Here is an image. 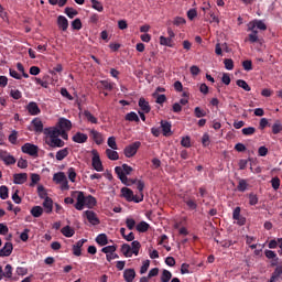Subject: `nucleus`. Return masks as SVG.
<instances>
[{
    "instance_id": "f257e3e1",
    "label": "nucleus",
    "mask_w": 282,
    "mask_h": 282,
    "mask_svg": "<svg viewBox=\"0 0 282 282\" xmlns=\"http://www.w3.org/2000/svg\"><path fill=\"white\" fill-rule=\"evenodd\" d=\"M73 194L77 195V203L75 204L76 210H83L85 206H87V208H94V206L98 204L96 197L91 195L85 196L83 192H73Z\"/></svg>"
},
{
    "instance_id": "f03ea898",
    "label": "nucleus",
    "mask_w": 282,
    "mask_h": 282,
    "mask_svg": "<svg viewBox=\"0 0 282 282\" xmlns=\"http://www.w3.org/2000/svg\"><path fill=\"white\" fill-rule=\"evenodd\" d=\"M132 172L133 167H131L127 163L122 164V166L115 167V173L118 175L122 184H126L127 186H131V183H128L129 178L127 177V175H131Z\"/></svg>"
},
{
    "instance_id": "7ed1b4c3",
    "label": "nucleus",
    "mask_w": 282,
    "mask_h": 282,
    "mask_svg": "<svg viewBox=\"0 0 282 282\" xmlns=\"http://www.w3.org/2000/svg\"><path fill=\"white\" fill-rule=\"evenodd\" d=\"M121 195L127 202H134V204H140V202H144L143 193L134 195L133 191L129 187L121 188Z\"/></svg>"
},
{
    "instance_id": "20e7f679",
    "label": "nucleus",
    "mask_w": 282,
    "mask_h": 282,
    "mask_svg": "<svg viewBox=\"0 0 282 282\" xmlns=\"http://www.w3.org/2000/svg\"><path fill=\"white\" fill-rule=\"evenodd\" d=\"M21 151L26 155H31V158H39V145L25 143L24 145H22Z\"/></svg>"
},
{
    "instance_id": "39448f33",
    "label": "nucleus",
    "mask_w": 282,
    "mask_h": 282,
    "mask_svg": "<svg viewBox=\"0 0 282 282\" xmlns=\"http://www.w3.org/2000/svg\"><path fill=\"white\" fill-rule=\"evenodd\" d=\"M140 147H142V143L140 141H137L130 145H127L123 150L126 158H133V155L138 153V149H140Z\"/></svg>"
},
{
    "instance_id": "423d86ee",
    "label": "nucleus",
    "mask_w": 282,
    "mask_h": 282,
    "mask_svg": "<svg viewBox=\"0 0 282 282\" xmlns=\"http://www.w3.org/2000/svg\"><path fill=\"white\" fill-rule=\"evenodd\" d=\"M93 167L97 173H102V171H105L102 161H100V154H98V151L96 150H93Z\"/></svg>"
},
{
    "instance_id": "0eeeda50",
    "label": "nucleus",
    "mask_w": 282,
    "mask_h": 282,
    "mask_svg": "<svg viewBox=\"0 0 282 282\" xmlns=\"http://www.w3.org/2000/svg\"><path fill=\"white\" fill-rule=\"evenodd\" d=\"M257 30H261L262 32H265V30H268V25H265V22H263V20H253L249 22L248 31H257Z\"/></svg>"
},
{
    "instance_id": "6e6552de",
    "label": "nucleus",
    "mask_w": 282,
    "mask_h": 282,
    "mask_svg": "<svg viewBox=\"0 0 282 282\" xmlns=\"http://www.w3.org/2000/svg\"><path fill=\"white\" fill-rule=\"evenodd\" d=\"M45 143L51 149H63L65 147V141H63L61 138L56 137L53 139H45Z\"/></svg>"
},
{
    "instance_id": "1a4fd4ad",
    "label": "nucleus",
    "mask_w": 282,
    "mask_h": 282,
    "mask_svg": "<svg viewBox=\"0 0 282 282\" xmlns=\"http://www.w3.org/2000/svg\"><path fill=\"white\" fill-rule=\"evenodd\" d=\"M0 160L4 162L7 166L17 164V159L13 155H11L8 151H0Z\"/></svg>"
},
{
    "instance_id": "9d476101",
    "label": "nucleus",
    "mask_w": 282,
    "mask_h": 282,
    "mask_svg": "<svg viewBox=\"0 0 282 282\" xmlns=\"http://www.w3.org/2000/svg\"><path fill=\"white\" fill-rule=\"evenodd\" d=\"M183 202L187 206L188 210H197V199L195 196L185 195Z\"/></svg>"
},
{
    "instance_id": "9b49d317",
    "label": "nucleus",
    "mask_w": 282,
    "mask_h": 282,
    "mask_svg": "<svg viewBox=\"0 0 282 282\" xmlns=\"http://www.w3.org/2000/svg\"><path fill=\"white\" fill-rule=\"evenodd\" d=\"M232 219L238 226H246V217L241 216V207H236L232 213Z\"/></svg>"
},
{
    "instance_id": "f8f14e48",
    "label": "nucleus",
    "mask_w": 282,
    "mask_h": 282,
    "mask_svg": "<svg viewBox=\"0 0 282 282\" xmlns=\"http://www.w3.org/2000/svg\"><path fill=\"white\" fill-rule=\"evenodd\" d=\"M84 215L91 226H98V224H100V219L94 210H86L84 212Z\"/></svg>"
},
{
    "instance_id": "ddd939ff",
    "label": "nucleus",
    "mask_w": 282,
    "mask_h": 282,
    "mask_svg": "<svg viewBox=\"0 0 282 282\" xmlns=\"http://www.w3.org/2000/svg\"><path fill=\"white\" fill-rule=\"evenodd\" d=\"M160 124H161L162 133L165 138H169V135H173V132L171 131L172 129L171 122L166 120H161Z\"/></svg>"
},
{
    "instance_id": "4468645a",
    "label": "nucleus",
    "mask_w": 282,
    "mask_h": 282,
    "mask_svg": "<svg viewBox=\"0 0 282 282\" xmlns=\"http://www.w3.org/2000/svg\"><path fill=\"white\" fill-rule=\"evenodd\" d=\"M42 206L44 208V213H46V215H51L54 210V200H52L51 197H45Z\"/></svg>"
},
{
    "instance_id": "2eb2a0df",
    "label": "nucleus",
    "mask_w": 282,
    "mask_h": 282,
    "mask_svg": "<svg viewBox=\"0 0 282 282\" xmlns=\"http://www.w3.org/2000/svg\"><path fill=\"white\" fill-rule=\"evenodd\" d=\"M26 110L29 111L30 116H39V113H41V108H39V104L35 101H30L26 106Z\"/></svg>"
},
{
    "instance_id": "dca6fc26",
    "label": "nucleus",
    "mask_w": 282,
    "mask_h": 282,
    "mask_svg": "<svg viewBox=\"0 0 282 282\" xmlns=\"http://www.w3.org/2000/svg\"><path fill=\"white\" fill-rule=\"evenodd\" d=\"M13 250L14 246L12 245V242H6L3 248L0 249V257H10Z\"/></svg>"
},
{
    "instance_id": "f3484780",
    "label": "nucleus",
    "mask_w": 282,
    "mask_h": 282,
    "mask_svg": "<svg viewBox=\"0 0 282 282\" xmlns=\"http://www.w3.org/2000/svg\"><path fill=\"white\" fill-rule=\"evenodd\" d=\"M90 138L94 140L95 144H102L105 142V137H102V133L98 132V130H90Z\"/></svg>"
},
{
    "instance_id": "a211bd4d",
    "label": "nucleus",
    "mask_w": 282,
    "mask_h": 282,
    "mask_svg": "<svg viewBox=\"0 0 282 282\" xmlns=\"http://www.w3.org/2000/svg\"><path fill=\"white\" fill-rule=\"evenodd\" d=\"M44 135H48L46 139H54L61 135V129L58 128H45Z\"/></svg>"
},
{
    "instance_id": "6ab92c4d",
    "label": "nucleus",
    "mask_w": 282,
    "mask_h": 282,
    "mask_svg": "<svg viewBox=\"0 0 282 282\" xmlns=\"http://www.w3.org/2000/svg\"><path fill=\"white\" fill-rule=\"evenodd\" d=\"M59 131H70L72 130V121L66 118H61L58 121Z\"/></svg>"
},
{
    "instance_id": "aec40b11",
    "label": "nucleus",
    "mask_w": 282,
    "mask_h": 282,
    "mask_svg": "<svg viewBox=\"0 0 282 282\" xmlns=\"http://www.w3.org/2000/svg\"><path fill=\"white\" fill-rule=\"evenodd\" d=\"M89 140V137L82 132H76L73 137V142H76L77 144H85Z\"/></svg>"
},
{
    "instance_id": "412c9836",
    "label": "nucleus",
    "mask_w": 282,
    "mask_h": 282,
    "mask_svg": "<svg viewBox=\"0 0 282 282\" xmlns=\"http://www.w3.org/2000/svg\"><path fill=\"white\" fill-rule=\"evenodd\" d=\"M57 25L59 30H62L63 32H66V30L69 28V21L64 15H59L57 18Z\"/></svg>"
},
{
    "instance_id": "4be33fe9",
    "label": "nucleus",
    "mask_w": 282,
    "mask_h": 282,
    "mask_svg": "<svg viewBox=\"0 0 282 282\" xmlns=\"http://www.w3.org/2000/svg\"><path fill=\"white\" fill-rule=\"evenodd\" d=\"M139 107L141 111H143V113L151 112V106L149 105V101H147V99H144L143 97L139 99Z\"/></svg>"
},
{
    "instance_id": "5701e85b",
    "label": "nucleus",
    "mask_w": 282,
    "mask_h": 282,
    "mask_svg": "<svg viewBox=\"0 0 282 282\" xmlns=\"http://www.w3.org/2000/svg\"><path fill=\"white\" fill-rule=\"evenodd\" d=\"M123 279L126 282H133V279H135V270L134 269H126L123 271Z\"/></svg>"
},
{
    "instance_id": "b1692460",
    "label": "nucleus",
    "mask_w": 282,
    "mask_h": 282,
    "mask_svg": "<svg viewBox=\"0 0 282 282\" xmlns=\"http://www.w3.org/2000/svg\"><path fill=\"white\" fill-rule=\"evenodd\" d=\"M32 124L36 133H45V130L43 129V121H41V119L39 118L33 119Z\"/></svg>"
},
{
    "instance_id": "393cba45",
    "label": "nucleus",
    "mask_w": 282,
    "mask_h": 282,
    "mask_svg": "<svg viewBox=\"0 0 282 282\" xmlns=\"http://www.w3.org/2000/svg\"><path fill=\"white\" fill-rule=\"evenodd\" d=\"M13 182L15 184H25L28 182V173H19L13 175Z\"/></svg>"
},
{
    "instance_id": "a878e982",
    "label": "nucleus",
    "mask_w": 282,
    "mask_h": 282,
    "mask_svg": "<svg viewBox=\"0 0 282 282\" xmlns=\"http://www.w3.org/2000/svg\"><path fill=\"white\" fill-rule=\"evenodd\" d=\"M67 155H69V148H64L56 152L55 158H56L57 162H63V160H65V158H67Z\"/></svg>"
},
{
    "instance_id": "bb28decb",
    "label": "nucleus",
    "mask_w": 282,
    "mask_h": 282,
    "mask_svg": "<svg viewBox=\"0 0 282 282\" xmlns=\"http://www.w3.org/2000/svg\"><path fill=\"white\" fill-rule=\"evenodd\" d=\"M251 33L248 35L246 41L249 43H261V39H259V31H250Z\"/></svg>"
},
{
    "instance_id": "cd10ccee",
    "label": "nucleus",
    "mask_w": 282,
    "mask_h": 282,
    "mask_svg": "<svg viewBox=\"0 0 282 282\" xmlns=\"http://www.w3.org/2000/svg\"><path fill=\"white\" fill-rule=\"evenodd\" d=\"M67 180V176L65 175L64 172H57L53 175V182L55 184H61L62 182H65Z\"/></svg>"
},
{
    "instance_id": "c85d7f7f",
    "label": "nucleus",
    "mask_w": 282,
    "mask_h": 282,
    "mask_svg": "<svg viewBox=\"0 0 282 282\" xmlns=\"http://www.w3.org/2000/svg\"><path fill=\"white\" fill-rule=\"evenodd\" d=\"M61 232L62 235H64V237H67V238L72 237L73 235H76V231L69 225L63 227L61 229Z\"/></svg>"
},
{
    "instance_id": "c756f323",
    "label": "nucleus",
    "mask_w": 282,
    "mask_h": 282,
    "mask_svg": "<svg viewBox=\"0 0 282 282\" xmlns=\"http://www.w3.org/2000/svg\"><path fill=\"white\" fill-rule=\"evenodd\" d=\"M281 274H282V265H279L273 271L269 282H276V281H279V278L281 276Z\"/></svg>"
},
{
    "instance_id": "7c9ffc66",
    "label": "nucleus",
    "mask_w": 282,
    "mask_h": 282,
    "mask_svg": "<svg viewBox=\"0 0 282 282\" xmlns=\"http://www.w3.org/2000/svg\"><path fill=\"white\" fill-rule=\"evenodd\" d=\"M96 242H97L99 246H107V243H109V239L107 238V234H99V235L96 237Z\"/></svg>"
},
{
    "instance_id": "2f4dec72",
    "label": "nucleus",
    "mask_w": 282,
    "mask_h": 282,
    "mask_svg": "<svg viewBox=\"0 0 282 282\" xmlns=\"http://www.w3.org/2000/svg\"><path fill=\"white\" fill-rule=\"evenodd\" d=\"M121 252L123 256H126L127 258L133 257V252L131 250V246L129 243H123L121 246Z\"/></svg>"
},
{
    "instance_id": "473e14b6",
    "label": "nucleus",
    "mask_w": 282,
    "mask_h": 282,
    "mask_svg": "<svg viewBox=\"0 0 282 282\" xmlns=\"http://www.w3.org/2000/svg\"><path fill=\"white\" fill-rule=\"evenodd\" d=\"M131 250H132V254H134L135 257H138V254H140V248H142V245L140 243V241L138 240H133L131 242Z\"/></svg>"
},
{
    "instance_id": "72a5a7b5",
    "label": "nucleus",
    "mask_w": 282,
    "mask_h": 282,
    "mask_svg": "<svg viewBox=\"0 0 282 282\" xmlns=\"http://www.w3.org/2000/svg\"><path fill=\"white\" fill-rule=\"evenodd\" d=\"M106 155H107L108 160H112V161L120 159V155L118 154V152L116 150H111V149L106 150Z\"/></svg>"
},
{
    "instance_id": "f704fd0d",
    "label": "nucleus",
    "mask_w": 282,
    "mask_h": 282,
    "mask_svg": "<svg viewBox=\"0 0 282 282\" xmlns=\"http://www.w3.org/2000/svg\"><path fill=\"white\" fill-rule=\"evenodd\" d=\"M237 191H239V193H246V191H248V181H246L245 178H240Z\"/></svg>"
},
{
    "instance_id": "c9c22d12",
    "label": "nucleus",
    "mask_w": 282,
    "mask_h": 282,
    "mask_svg": "<svg viewBox=\"0 0 282 282\" xmlns=\"http://www.w3.org/2000/svg\"><path fill=\"white\" fill-rule=\"evenodd\" d=\"M84 116L86 120L91 124H98V118H96L93 113H90L89 110H85Z\"/></svg>"
},
{
    "instance_id": "e433bc0d",
    "label": "nucleus",
    "mask_w": 282,
    "mask_h": 282,
    "mask_svg": "<svg viewBox=\"0 0 282 282\" xmlns=\"http://www.w3.org/2000/svg\"><path fill=\"white\" fill-rule=\"evenodd\" d=\"M30 213H31L32 217L39 218V217H41L43 215V207H41V206H33L31 208Z\"/></svg>"
},
{
    "instance_id": "4c0bfd02",
    "label": "nucleus",
    "mask_w": 282,
    "mask_h": 282,
    "mask_svg": "<svg viewBox=\"0 0 282 282\" xmlns=\"http://www.w3.org/2000/svg\"><path fill=\"white\" fill-rule=\"evenodd\" d=\"M124 119L128 122H140V117H138V113L131 111L129 113L126 115Z\"/></svg>"
},
{
    "instance_id": "58836bf2",
    "label": "nucleus",
    "mask_w": 282,
    "mask_h": 282,
    "mask_svg": "<svg viewBox=\"0 0 282 282\" xmlns=\"http://www.w3.org/2000/svg\"><path fill=\"white\" fill-rule=\"evenodd\" d=\"M160 45H164L165 47H173V40L171 37L160 36Z\"/></svg>"
},
{
    "instance_id": "ea45409f",
    "label": "nucleus",
    "mask_w": 282,
    "mask_h": 282,
    "mask_svg": "<svg viewBox=\"0 0 282 282\" xmlns=\"http://www.w3.org/2000/svg\"><path fill=\"white\" fill-rule=\"evenodd\" d=\"M173 279V273L171 271L164 269L161 275V282H170Z\"/></svg>"
},
{
    "instance_id": "a19ab883",
    "label": "nucleus",
    "mask_w": 282,
    "mask_h": 282,
    "mask_svg": "<svg viewBox=\"0 0 282 282\" xmlns=\"http://www.w3.org/2000/svg\"><path fill=\"white\" fill-rule=\"evenodd\" d=\"M236 85L238 86V87H240L241 89H243L245 91H251V87H250V85H248V83L246 82V80H243V79H238L237 82H236Z\"/></svg>"
},
{
    "instance_id": "79ce46f5",
    "label": "nucleus",
    "mask_w": 282,
    "mask_h": 282,
    "mask_svg": "<svg viewBox=\"0 0 282 282\" xmlns=\"http://www.w3.org/2000/svg\"><path fill=\"white\" fill-rule=\"evenodd\" d=\"M151 226L147 221H141L137 225L138 232H147Z\"/></svg>"
},
{
    "instance_id": "37998d69",
    "label": "nucleus",
    "mask_w": 282,
    "mask_h": 282,
    "mask_svg": "<svg viewBox=\"0 0 282 282\" xmlns=\"http://www.w3.org/2000/svg\"><path fill=\"white\" fill-rule=\"evenodd\" d=\"M282 132V124L281 121L276 120L272 126V133L273 135H279Z\"/></svg>"
},
{
    "instance_id": "c03bdc74",
    "label": "nucleus",
    "mask_w": 282,
    "mask_h": 282,
    "mask_svg": "<svg viewBox=\"0 0 282 282\" xmlns=\"http://www.w3.org/2000/svg\"><path fill=\"white\" fill-rule=\"evenodd\" d=\"M65 14L68 17V19H74V17H78V11L72 7H68L65 9Z\"/></svg>"
},
{
    "instance_id": "a18cd8bd",
    "label": "nucleus",
    "mask_w": 282,
    "mask_h": 282,
    "mask_svg": "<svg viewBox=\"0 0 282 282\" xmlns=\"http://www.w3.org/2000/svg\"><path fill=\"white\" fill-rule=\"evenodd\" d=\"M12 264H7L4 267L3 276L4 279L12 280Z\"/></svg>"
},
{
    "instance_id": "49530a36",
    "label": "nucleus",
    "mask_w": 282,
    "mask_h": 282,
    "mask_svg": "<svg viewBox=\"0 0 282 282\" xmlns=\"http://www.w3.org/2000/svg\"><path fill=\"white\" fill-rule=\"evenodd\" d=\"M100 86H101V89H105L106 91H112L113 90V84H111L108 80H101Z\"/></svg>"
},
{
    "instance_id": "de8ad7c7",
    "label": "nucleus",
    "mask_w": 282,
    "mask_h": 282,
    "mask_svg": "<svg viewBox=\"0 0 282 282\" xmlns=\"http://www.w3.org/2000/svg\"><path fill=\"white\" fill-rule=\"evenodd\" d=\"M224 65H225V68L228 69L229 72H232V69H235V62L232 61V58H225Z\"/></svg>"
},
{
    "instance_id": "09e8293b",
    "label": "nucleus",
    "mask_w": 282,
    "mask_h": 282,
    "mask_svg": "<svg viewBox=\"0 0 282 282\" xmlns=\"http://www.w3.org/2000/svg\"><path fill=\"white\" fill-rule=\"evenodd\" d=\"M271 186L273 191H279V188L281 187V178H279L278 176H274L271 180Z\"/></svg>"
},
{
    "instance_id": "8fccbe9b",
    "label": "nucleus",
    "mask_w": 282,
    "mask_h": 282,
    "mask_svg": "<svg viewBox=\"0 0 282 282\" xmlns=\"http://www.w3.org/2000/svg\"><path fill=\"white\" fill-rule=\"evenodd\" d=\"M8 197H9L8 186H6V185L0 186V198L8 199Z\"/></svg>"
},
{
    "instance_id": "3c124183",
    "label": "nucleus",
    "mask_w": 282,
    "mask_h": 282,
    "mask_svg": "<svg viewBox=\"0 0 282 282\" xmlns=\"http://www.w3.org/2000/svg\"><path fill=\"white\" fill-rule=\"evenodd\" d=\"M90 2L93 3L94 10H97V12H102V10H105V7H102V3L100 1L90 0Z\"/></svg>"
},
{
    "instance_id": "603ef678",
    "label": "nucleus",
    "mask_w": 282,
    "mask_h": 282,
    "mask_svg": "<svg viewBox=\"0 0 282 282\" xmlns=\"http://www.w3.org/2000/svg\"><path fill=\"white\" fill-rule=\"evenodd\" d=\"M37 195L41 199H45V197H50L47 196V192H45V187L43 185L37 186Z\"/></svg>"
},
{
    "instance_id": "864d4df0",
    "label": "nucleus",
    "mask_w": 282,
    "mask_h": 282,
    "mask_svg": "<svg viewBox=\"0 0 282 282\" xmlns=\"http://www.w3.org/2000/svg\"><path fill=\"white\" fill-rule=\"evenodd\" d=\"M241 131L242 135H254V133H257V129L254 127L243 128Z\"/></svg>"
},
{
    "instance_id": "5fc2aeb1",
    "label": "nucleus",
    "mask_w": 282,
    "mask_h": 282,
    "mask_svg": "<svg viewBox=\"0 0 282 282\" xmlns=\"http://www.w3.org/2000/svg\"><path fill=\"white\" fill-rule=\"evenodd\" d=\"M116 250H117L116 246H107L101 249V252H104V254L107 256V254H111V253L116 252Z\"/></svg>"
},
{
    "instance_id": "6e6d98bb",
    "label": "nucleus",
    "mask_w": 282,
    "mask_h": 282,
    "mask_svg": "<svg viewBox=\"0 0 282 282\" xmlns=\"http://www.w3.org/2000/svg\"><path fill=\"white\" fill-rule=\"evenodd\" d=\"M10 96H11V98H13L14 100H21V98H22L21 90H19V89H12V90L10 91Z\"/></svg>"
},
{
    "instance_id": "4d7b16f0",
    "label": "nucleus",
    "mask_w": 282,
    "mask_h": 282,
    "mask_svg": "<svg viewBox=\"0 0 282 282\" xmlns=\"http://www.w3.org/2000/svg\"><path fill=\"white\" fill-rule=\"evenodd\" d=\"M194 116H195L196 118H205V116H206V110L200 109L199 107H196V108L194 109Z\"/></svg>"
},
{
    "instance_id": "13d9d810",
    "label": "nucleus",
    "mask_w": 282,
    "mask_h": 282,
    "mask_svg": "<svg viewBox=\"0 0 282 282\" xmlns=\"http://www.w3.org/2000/svg\"><path fill=\"white\" fill-rule=\"evenodd\" d=\"M108 147H110V149H112L113 151H117L118 143H116V137L108 138Z\"/></svg>"
},
{
    "instance_id": "bf43d9fd",
    "label": "nucleus",
    "mask_w": 282,
    "mask_h": 282,
    "mask_svg": "<svg viewBox=\"0 0 282 282\" xmlns=\"http://www.w3.org/2000/svg\"><path fill=\"white\" fill-rule=\"evenodd\" d=\"M150 265H151V261H149V260L143 261V264L140 269V274H147V272L149 271Z\"/></svg>"
},
{
    "instance_id": "052dcab7",
    "label": "nucleus",
    "mask_w": 282,
    "mask_h": 282,
    "mask_svg": "<svg viewBox=\"0 0 282 282\" xmlns=\"http://www.w3.org/2000/svg\"><path fill=\"white\" fill-rule=\"evenodd\" d=\"M72 28L73 30H83V22L80 21V19H75L73 22H72Z\"/></svg>"
},
{
    "instance_id": "680f3d73",
    "label": "nucleus",
    "mask_w": 282,
    "mask_h": 282,
    "mask_svg": "<svg viewBox=\"0 0 282 282\" xmlns=\"http://www.w3.org/2000/svg\"><path fill=\"white\" fill-rule=\"evenodd\" d=\"M242 67L245 72H252V61L246 59L242 62Z\"/></svg>"
},
{
    "instance_id": "e2e57ef3",
    "label": "nucleus",
    "mask_w": 282,
    "mask_h": 282,
    "mask_svg": "<svg viewBox=\"0 0 282 282\" xmlns=\"http://www.w3.org/2000/svg\"><path fill=\"white\" fill-rule=\"evenodd\" d=\"M126 226L128 230H133L135 228V220L133 218H127Z\"/></svg>"
},
{
    "instance_id": "0e129e2a",
    "label": "nucleus",
    "mask_w": 282,
    "mask_h": 282,
    "mask_svg": "<svg viewBox=\"0 0 282 282\" xmlns=\"http://www.w3.org/2000/svg\"><path fill=\"white\" fill-rule=\"evenodd\" d=\"M249 204L250 206H257V204H259V197H257V194L249 195Z\"/></svg>"
},
{
    "instance_id": "69168bd1",
    "label": "nucleus",
    "mask_w": 282,
    "mask_h": 282,
    "mask_svg": "<svg viewBox=\"0 0 282 282\" xmlns=\"http://www.w3.org/2000/svg\"><path fill=\"white\" fill-rule=\"evenodd\" d=\"M181 144H182L185 149H191V137H184V138H182Z\"/></svg>"
},
{
    "instance_id": "338daca9",
    "label": "nucleus",
    "mask_w": 282,
    "mask_h": 282,
    "mask_svg": "<svg viewBox=\"0 0 282 282\" xmlns=\"http://www.w3.org/2000/svg\"><path fill=\"white\" fill-rule=\"evenodd\" d=\"M176 26H180V25H186V19L182 18V17H176L174 19V22H173Z\"/></svg>"
},
{
    "instance_id": "774afa93",
    "label": "nucleus",
    "mask_w": 282,
    "mask_h": 282,
    "mask_svg": "<svg viewBox=\"0 0 282 282\" xmlns=\"http://www.w3.org/2000/svg\"><path fill=\"white\" fill-rule=\"evenodd\" d=\"M68 178L72 182H76V170L74 167L68 169Z\"/></svg>"
}]
</instances>
